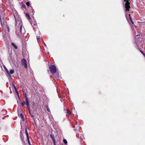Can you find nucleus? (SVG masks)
I'll list each match as a JSON object with an SVG mask.
<instances>
[{"label":"nucleus","mask_w":145,"mask_h":145,"mask_svg":"<svg viewBox=\"0 0 145 145\" xmlns=\"http://www.w3.org/2000/svg\"><path fill=\"white\" fill-rule=\"evenodd\" d=\"M4 67V69H5V70L6 71V72H7V74H8L9 73V71L7 69L6 67L5 66H3Z\"/></svg>","instance_id":"obj_14"},{"label":"nucleus","mask_w":145,"mask_h":145,"mask_svg":"<svg viewBox=\"0 0 145 145\" xmlns=\"http://www.w3.org/2000/svg\"><path fill=\"white\" fill-rule=\"evenodd\" d=\"M11 45L15 48V49H17L18 47L14 43H12Z\"/></svg>","instance_id":"obj_11"},{"label":"nucleus","mask_w":145,"mask_h":145,"mask_svg":"<svg viewBox=\"0 0 145 145\" xmlns=\"http://www.w3.org/2000/svg\"><path fill=\"white\" fill-rule=\"evenodd\" d=\"M49 69L51 73L54 75L56 71V67L54 65H52L49 67Z\"/></svg>","instance_id":"obj_1"},{"label":"nucleus","mask_w":145,"mask_h":145,"mask_svg":"<svg viewBox=\"0 0 145 145\" xmlns=\"http://www.w3.org/2000/svg\"><path fill=\"white\" fill-rule=\"evenodd\" d=\"M14 89H15V91H16V93H17V95L18 96L19 99H20V98H19V94L18 91L17 90V89H16V87L15 85H14Z\"/></svg>","instance_id":"obj_8"},{"label":"nucleus","mask_w":145,"mask_h":145,"mask_svg":"<svg viewBox=\"0 0 145 145\" xmlns=\"http://www.w3.org/2000/svg\"><path fill=\"white\" fill-rule=\"evenodd\" d=\"M27 140L29 145H31L29 141V138L27 139Z\"/></svg>","instance_id":"obj_19"},{"label":"nucleus","mask_w":145,"mask_h":145,"mask_svg":"<svg viewBox=\"0 0 145 145\" xmlns=\"http://www.w3.org/2000/svg\"><path fill=\"white\" fill-rule=\"evenodd\" d=\"M14 72V70H11L10 71V72H9L8 74L9 77L11 76V74H13Z\"/></svg>","instance_id":"obj_5"},{"label":"nucleus","mask_w":145,"mask_h":145,"mask_svg":"<svg viewBox=\"0 0 145 145\" xmlns=\"http://www.w3.org/2000/svg\"><path fill=\"white\" fill-rule=\"evenodd\" d=\"M25 15L26 17H28L29 20H30V17L28 14L27 13H26L25 14Z\"/></svg>","instance_id":"obj_15"},{"label":"nucleus","mask_w":145,"mask_h":145,"mask_svg":"<svg viewBox=\"0 0 145 145\" xmlns=\"http://www.w3.org/2000/svg\"><path fill=\"white\" fill-rule=\"evenodd\" d=\"M131 23H132V24H134V23H133V21H132V20H131Z\"/></svg>","instance_id":"obj_28"},{"label":"nucleus","mask_w":145,"mask_h":145,"mask_svg":"<svg viewBox=\"0 0 145 145\" xmlns=\"http://www.w3.org/2000/svg\"><path fill=\"white\" fill-rule=\"evenodd\" d=\"M129 0H124V2L125 3V7L126 8L125 10V12L129 11V9L130 8V6H129L130 3L129 2Z\"/></svg>","instance_id":"obj_2"},{"label":"nucleus","mask_w":145,"mask_h":145,"mask_svg":"<svg viewBox=\"0 0 145 145\" xmlns=\"http://www.w3.org/2000/svg\"><path fill=\"white\" fill-rule=\"evenodd\" d=\"M129 19H130V20H132V17L129 14Z\"/></svg>","instance_id":"obj_25"},{"label":"nucleus","mask_w":145,"mask_h":145,"mask_svg":"<svg viewBox=\"0 0 145 145\" xmlns=\"http://www.w3.org/2000/svg\"><path fill=\"white\" fill-rule=\"evenodd\" d=\"M77 131V129H75V131L76 132V133H78V132H77V131Z\"/></svg>","instance_id":"obj_29"},{"label":"nucleus","mask_w":145,"mask_h":145,"mask_svg":"<svg viewBox=\"0 0 145 145\" xmlns=\"http://www.w3.org/2000/svg\"><path fill=\"white\" fill-rule=\"evenodd\" d=\"M63 142L65 144H67V141L65 139H64L63 140Z\"/></svg>","instance_id":"obj_17"},{"label":"nucleus","mask_w":145,"mask_h":145,"mask_svg":"<svg viewBox=\"0 0 145 145\" xmlns=\"http://www.w3.org/2000/svg\"><path fill=\"white\" fill-rule=\"evenodd\" d=\"M22 25H21V27H20V31L21 33H22Z\"/></svg>","instance_id":"obj_20"},{"label":"nucleus","mask_w":145,"mask_h":145,"mask_svg":"<svg viewBox=\"0 0 145 145\" xmlns=\"http://www.w3.org/2000/svg\"><path fill=\"white\" fill-rule=\"evenodd\" d=\"M67 115H68L69 116L71 115V112H70V111L69 110V109L67 110Z\"/></svg>","instance_id":"obj_10"},{"label":"nucleus","mask_w":145,"mask_h":145,"mask_svg":"<svg viewBox=\"0 0 145 145\" xmlns=\"http://www.w3.org/2000/svg\"><path fill=\"white\" fill-rule=\"evenodd\" d=\"M20 116L22 118V119H24V116H23V115L22 114H20Z\"/></svg>","instance_id":"obj_23"},{"label":"nucleus","mask_w":145,"mask_h":145,"mask_svg":"<svg viewBox=\"0 0 145 145\" xmlns=\"http://www.w3.org/2000/svg\"><path fill=\"white\" fill-rule=\"evenodd\" d=\"M27 6H29L30 5V3L29 2H27L26 3Z\"/></svg>","instance_id":"obj_21"},{"label":"nucleus","mask_w":145,"mask_h":145,"mask_svg":"<svg viewBox=\"0 0 145 145\" xmlns=\"http://www.w3.org/2000/svg\"><path fill=\"white\" fill-rule=\"evenodd\" d=\"M25 134H26V135L27 136V139L29 138L28 134L27 133V129L26 128L25 129Z\"/></svg>","instance_id":"obj_9"},{"label":"nucleus","mask_w":145,"mask_h":145,"mask_svg":"<svg viewBox=\"0 0 145 145\" xmlns=\"http://www.w3.org/2000/svg\"><path fill=\"white\" fill-rule=\"evenodd\" d=\"M21 61L22 65L24 66L25 68H27V65L26 60L25 59L23 58L22 59Z\"/></svg>","instance_id":"obj_4"},{"label":"nucleus","mask_w":145,"mask_h":145,"mask_svg":"<svg viewBox=\"0 0 145 145\" xmlns=\"http://www.w3.org/2000/svg\"><path fill=\"white\" fill-rule=\"evenodd\" d=\"M29 103H26V105L27 106L29 110Z\"/></svg>","instance_id":"obj_22"},{"label":"nucleus","mask_w":145,"mask_h":145,"mask_svg":"<svg viewBox=\"0 0 145 145\" xmlns=\"http://www.w3.org/2000/svg\"><path fill=\"white\" fill-rule=\"evenodd\" d=\"M54 77L56 78H58L59 76V73L56 72L54 74V75H53Z\"/></svg>","instance_id":"obj_6"},{"label":"nucleus","mask_w":145,"mask_h":145,"mask_svg":"<svg viewBox=\"0 0 145 145\" xmlns=\"http://www.w3.org/2000/svg\"><path fill=\"white\" fill-rule=\"evenodd\" d=\"M25 103L24 101H23L21 103L22 105V106H24L25 105Z\"/></svg>","instance_id":"obj_16"},{"label":"nucleus","mask_w":145,"mask_h":145,"mask_svg":"<svg viewBox=\"0 0 145 145\" xmlns=\"http://www.w3.org/2000/svg\"><path fill=\"white\" fill-rule=\"evenodd\" d=\"M79 131V130H78H78H77V131H77V132H78V131Z\"/></svg>","instance_id":"obj_31"},{"label":"nucleus","mask_w":145,"mask_h":145,"mask_svg":"<svg viewBox=\"0 0 145 145\" xmlns=\"http://www.w3.org/2000/svg\"><path fill=\"white\" fill-rule=\"evenodd\" d=\"M15 20H16V19L15 18Z\"/></svg>","instance_id":"obj_30"},{"label":"nucleus","mask_w":145,"mask_h":145,"mask_svg":"<svg viewBox=\"0 0 145 145\" xmlns=\"http://www.w3.org/2000/svg\"><path fill=\"white\" fill-rule=\"evenodd\" d=\"M140 36V35H137L135 38V42L137 45V44L140 43L142 40V39L139 37Z\"/></svg>","instance_id":"obj_3"},{"label":"nucleus","mask_w":145,"mask_h":145,"mask_svg":"<svg viewBox=\"0 0 145 145\" xmlns=\"http://www.w3.org/2000/svg\"><path fill=\"white\" fill-rule=\"evenodd\" d=\"M31 25H32V26H33V25H36L37 24H36V23H35L34 24H33V23H31Z\"/></svg>","instance_id":"obj_24"},{"label":"nucleus","mask_w":145,"mask_h":145,"mask_svg":"<svg viewBox=\"0 0 145 145\" xmlns=\"http://www.w3.org/2000/svg\"><path fill=\"white\" fill-rule=\"evenodd\" d=\"M50 137L52 138V139L54 143L55 141V139L54 138V136L53 134H51L50 135Z\"/></svg>","instance_id":"obj_7"},{"label":"nucleus","mask_w":145,"mask_h":145,"mask_svg":"<svg viewBox=\"0 0 145 145\" xmlns=\"http://www.w3.org/2000/svg\"><path fill=\"white\" fill-rule=\"evenodd\" d=\"M25 101L26 102V103H29L27 97V96L26 95L25 96Z\"/></svg>","instance_id":"obj_13"},{"label":"nucleus","mask_w":145,"mask_h":145,"mask_svg":"<svg viewBox=\"0 0 145 145\" xmlns=\"http://www.w3.org/2000/svg\"><path fill=\"white\" fill-rule=\"evenodd\" d=\"M37 39L38 41H39L40 39V36H37Z\"/></svg>","instance_id":"obj_18"},{"label":"nucleus","mask_w":145,"mask_h":145,"mask_svg":"<svg viewBox=\"0 0 145 145\" xmlns=\"http://www.w3.org/2000/svg\"><path fill=\"white\" fill-rule=\"evenodd\" d=\"M140 52H141L142 54H143L144 55H145V54L142 51H140Z\"/></svg>","instance_id":"obj_26"},{"label":"nucleus","mask_w":145,"mask_h":145,"mask_svg":"<svg viewBox=\"0 0 145 145\" xmlns=\"http://www.w3.org/2000/svg\"><path fill=\"white\" fill-rule=\"evenodd\" d=\"M47 110L49 112L50 111V110L48 108H47Z\"/></svg>","instance_id":"obj_27"},{"label":"nucleus","mask_w":145,"mask_h":145,"mask_svg":"<svg viewBox=\"0 0 145 145\" xmlns=\"http://www.w3.org/2000/svg\"><path fill=\"white\" fill-rule=\"evenodd\" d=\"M29 113L30 114L32 118L33 119H34V116L33 115V114L31 112V111L29 110Z\"/></svg>","instance_id":"obj_12"}]
</instances>
